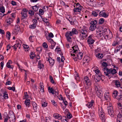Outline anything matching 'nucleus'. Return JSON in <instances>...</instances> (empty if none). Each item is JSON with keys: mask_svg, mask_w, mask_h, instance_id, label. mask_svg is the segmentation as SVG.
<instances>
[{"mask_svg": "<svg viewBox=\"0 0 122 122\" xmlns=\"http://www.w3.org/2000/svg\"><path fill=\"white\" fill-rule=\"evenodd\" d=\"M43 47L45 48H47L48 47V46L47 45L46 43V42H44L43 43Z\"/></svg>", "mask_w": 122, "mask_h": 122, "instance_id": "56", "label": "nucleus"}, {"mask_svg": "<svg viewBox=\"0 0 122 122\" xmlns=\"http://www.w3.org/2000/svg\"><path fill=\"white\" fill-rule=\"evenodd\" d=\"M82 8V7H79L74 8L73 10L74 12H78L80 13Z\"/></svg>", "mask_w": 122, "mask_h": 122, "instance_id": "21", "label": "nucleus"}, {"mask_svg": "<svg viewBox=\"0 0 122 122\" xmlns=\"http://www.w3.org/2000/svg\"><path fill=\"white\" fill-rule=\"evenodd\" d=\"M83 82L85 85H86L88 86V88L91 85V82L90 80L89 77L87 76L84 77L83 80Z\"/></svg>", "mask_w": 122, "mask_h": 122, "instance_id": "5", "label": "nucleus"}, {"mask_svg": "<svg viewBox=\"0 0 122 122\" xmlns=\"http://www.w3.org/2000/svg\"><path fill=\"white\" fill-rule=\"evenodd\" d=\"M8 117L9 119V121L10 122H15V117L14 113L12 111H10L9 112Z\"/></svg>", "mask_w": 122, "mask_h": 122, "instance_id": "6", "label": "nucleus"}, {"mask_svg": "<svg viewBox=\"0 0 122 122\" xmlns=\"http://www.w3.org/2000/svg\"><path fill=\"white\" fill-rule=\"evenodd\" d=\"M70 31L71 32L73 35H77L78 33L77 30L75 28H73L72 30Z\"/></svg>", "mask_w": 122, "mask_h": 122, "instance_id": "25", "label": "nucleus"}, {"mask_svg": "<svg viewBox=\"0 0 122 122\" xmlns=\"http://www.w3.org/2000/svg\"><path fill=\"white\" fill-rule=\"evenodd\" d=\"M104 97L106 100L108 101L110 100V97L109 93H105L104 94Z\"/></svg>", "mask_w": 122, "mask_h": 122, "instance_id": "22", "label": "nucleus"}, {"mask_svg": "<svg viewBox=\"0 0 122 122\" xmlns=\"http://www.w3.org/2000/svg\"><path fill=\"white\" fill-rule=\"evenodd\" d=\"M3 97L5 99H7L8 98V94L6 92H5L4 93Z\"/></svg>", "mask_w": 122, "mask_h": 122, "instance_id": "50", "label": "nucleus"}, {"mask_svg": "<svg viewBox=\"0 0 122 122\" xmlns=\"http://www.w3.org/2000/svg\"><path fill=\"white\" fill-rule=\"evenodd\" d=\"M50 79L51 80V82L52 83L54 84V81L52 77L51 76H50Z\"/></svg>", "mask_w": 122, "mask_h": 122, "instance_id": "54", "label": "nucleus"}, {"mask_svg": "<svg viewBox=\"0 0 122 122\" xmlns=\"http://www.w3.org/2000/svg\"><path fill=\"white\" fill-rule=\"evenodd\" d=\"M12 63V61L11 60H9L8 62L7 63L6 66L8 68L13 69L14 66H11L10 64Z\"/></svg>", "mask_w": 122, "mask_h": 122, "instance_id": "17", "label": "nucleus"}, {"mask_svg": "<svg viewBox=\"0 0 122 122\" xmlns=\"http://www.w3.org/2000/svg\"><path fill=\"white\" fill-rule=\"evenodd\" d=\"M44 66L43 65V64H40L38 65V67L41 69Z\"/></svg>", "mask_w": 122, "mask_h": 122, "instance_id": "59", "label": "nucleus"}, {"mask_svg": "<svg viewBox=\"0 0 122 122\" xmlns=\"http://www.w3.org/2000/svg\"><path fill=\"white\" fill-rule=\"evenodd\" d=\"M72 48L73 49V51L71 53V56H75V54L77 53L78 52L77 49H78V48L77 46H73L72 47Z\"/></svg>", "mask_w": 122, "mask_h": 122, "instance_id": "13", "label": "nucleus"}, {"mask_svg": "<svg viewBox=\"0 0 122 122\" xmlns=\"http://www.w3.org/2000/svg\"><path fill=\"white\" fill-rule=\"evenodd\" d=\"M8 89L9 90H12L13 91H15V87H9L8 88Z\"/></svg>", "mask_w": 122, "mask_h": 122, "instance_id": "51", "label": "nucleus"}, {"mask_svg": "<svg viewBox=\"0 0 122 122\" xmlns=\"http://www.w3.org/2000/svg\"><path fill=\"white\" fill-rule=\"evenodd\" d=\"M117 99H119V101L122 100V95H119L118 97H117Z\"/></svg>", "mask_w": 122, "mask_h": 122, "instance_id": "58", "label": "nucleus"}, {"mask_svg": "<svg viewBox=\"0 0 122 122\" xmlns=\"http://www.w3.org/2000/svg\"><path fill=\"white\" fill-rule=\"evenodd\" d=\"M51 102H52V104L55 106H56L57 104L55 102V101L54 100H52L51 101Z\"/></svg>", "mask_w": 122, "mask_h": 122, "instance_id": "55", "label": "nucleus"}, {"mask_svg": "<svg viewBox=\"0 0 122 122\" xmlns=\"http://www.w3.org/2000/svg\"><path fill=\"white\" fill-rule=\"evenodd\" d=\"M96 28V26L91 25L89 27V29L91 31H93Z\"/></svg>", "mask_w": 122, "mask_h": 122, "instance_id": "29", "label": "nucleus"}, {"mask_svg": "<svg viewBox=\"0 0 122 122\" xmlns=\"http://www.w3.org/2000/svg\"><path fill=\"white\" fill-rule=\"evenodd\" d=\"M10 35L11 34L9 32H7L6 35V36L9 40L10 39Z\"/></svg>", "mask_w": 122, "mask_h": 122, "instance_id": "44", "label": "nucleus"}, {"mask_svg": "<svg viewBox=\"0 0 122 122\" xmlns=\"http://www.w3.org/2000/svg\"><path fill=\"white\" fill-rule=\"evenodd\" d=\"M53 116L55 118H57L59 120L61 119V116L57 113L54 114Z\"/></svg>", "mask_w": 122, "mask_h": 122, "instance_id": "20", "label": "nucleus"}, {"mask_svg": "<svg viewBox=\"0 0 122 122\" xmlns=\"http://www.w3.org/2000/svg\"><path fill=\"white\" fill-rule=\"evenodd\" d=\"M118 106L119 109H121V110L122 111V105L120 103H118Z\"/></svg>", "mask_w": 122, "mask_h": 122, "instance_id": "53", "label": "nucleus"}, {"mask_svg": "<svg viewBox=\"0 0 122 122\" xmlns=\"http://www.w3.org/2000/svg\"><path fill=\"white\" fill-rule=\"evenodd\" d=\"M115 83L117 87H118L120 86V83L118 80L116 81H115Z\"/></svg>", "mask_w": 122, "mask_h": 122, "instance_id": "33", "label": "nucleus"}, {"mask_svg": "<svg viewBox=\"0 0 122 122\" xmlns=\"http://www.w3.org/2000/svg\"><path fill=\"white\" fill-rule=\"evenodd\" d=\"M13 20L12 18H9L7 19L6 20L5 22V23H7L8 24L10 25L13 22Z\"/></svg>", "mask_w": 122, "mask_h": 122, "instance_id": "23", "label": "nucleus"}, {"mask_svg": "<svg viewBox=\"0 0 122 122\" xmlns=\"http://www.w3.org/2000/svg\"><path fill=\"white\" fill-rule=\"evenodd\" d=\"M95 77L94 80L96 82H99L102 79V76H102V75L100 76L97 75L95 76Z\"/></svg>", "mask_w": 122, "mask_h": 122, "instance_id": "16", "label": "nucleus"}, {"mask_svg": "<svg viewBox=\"0 0 122 122\" xmlns=\"http://www.w3.org/2000/svg\"><path fill=\"white\" fill-rule=\"evenodd\" d=\"M48 90L49 91V92L50 93H52L53 95L55 94L53 88H50V87L49 86L48 87Z\"/></svg>", "mask_w": 122, "mask_h": 122, "instance_id": "32", "label": "nucleus"}, {"mask_svg": "<svg viewBox=\"0 0 122 122\" xmlns=\"http://www.w3.org/2000/svg\"><path fill=\"white\" fill-rule=\"evenodd\" d=\"M102 70L104 71V75L108 77L109 79L117 73V71L115 69L112 68L108 69L105 67L103 68Z\"/></svg>", "mask_w": 122, "mask_h": 122, "instance_id": "1", "label": "nucleus"}, {"mask_svg": "<svg viewBox=\"0 0 122 122\" xmlns=\"http://www.w3.org/2000/svg\"><path fill=\"white\" fill-rule=\"evenodd\" d=\"M36 25L34 24H33L30 25L29 28L32 29H35L36 27Z\"/></svg>", "mask_w": 122, "mask_h": 122, "instance_id": "43", "label": "nucleus"}, {"mask_svg": "<svg viewBox=\"0 0 122 122\" xmlns=\"http://www.w3.org/2000/svg\"><path fill=\"white\" fill-rule=\"evenodd\" d=\"M122 42V40L121 39L118 42L114 41L112 43V46H115L117 45L120 44V42Z\"/></svg>", "mask_w": 122, "mask_h": 122, "instance_id": "30", "label": "nucleus"}, {"mask_svg": "<svg viewBox=\"0 0 122 122\" xmlns=\"http://www.w3.org/2000/svg\"><path fill=\"white\" fill-rule=\"evenodd\" d=\"M118 94V92L117 91H114L113 93L112 96L116 98V97L117 96Z\"/></svg>", "mask_w": 122, "mask_h": 122, "instance_id": "34", "label": "nucleus"}, {"mask_svg": "<svg viewBox=\"0 0 122 122\" xmlns=\"http://www.w3.org/2000/svg\"><path fill=\"white\" fill-rule=\"evenodd\" d=\"M93 35H90L88 37L87 42L89 45H92L94 43L95 40H94Z\"/></svg>", "mask_w": 122, "mask_h": 122, "instance_id": "9", "label": "nucleus"}, {"mask_svg": "<svg viewBox=\"0 0 122 122\" xmlns=\"http://www.w3.org/2000/svg\"><path fill=\"white\" fill-rule=\"evenodd\" d=\"M99 116L100 118L101 119L102 121L105 122V114L104 112L101 113L99 114Z\"/></svg>", "mask_w": 122, "mask_h": 122, "instance_id": "15", "label": "nucleus"}, {"mask_svg": "<svg viewBox=\"0 0 122 122\" xmlns=\"http://www.w3.org/2000/svg\"><path fill=\"white\" fill-rule=\"evenodd\" d=\"M30 100L29 99H26L25 101V104L26 105V106L28 107H29L30 105Z\"/></svg>", "mask_w": 122, "mask_h": 122, "instance_id": "26", "label": "nucleus"}, {"mask_svg": "<svg viewBox=\"0 0 122 122\" xmlns=\"http://www.w3.org/2000/svg\"><path fill=\"white\" fill-rule=\"evenodd\" d=\"M34 36H30L29 38V40L31 42H34Z\"/></svg>", "mask_w": 122, "mask_h": 122, "instance_id": "41", "label": "nucleus"}, {"mask_svg": "<svg viewBox=\"0 0 122 122\" xmlns=\"http://www.w3.org/2000/svg\"><path fill=\"white\" fill-rule=\"evenodd\" d=\"M29 13L31 15V16H32L34 15V12L32 10H30L29 11Z\"/></svg>", "mask_w": 122, "mask_h": 122, "instance_id": "48", "label": "nucleus"}, {"mask_svg": "<svg viewBox=\"0 0 122 122\" xmlns=\"http://www.w3.org/2000/svg\"><path fill=\"white\" fill-rule=\"evenodd\" d=\"M105 21V20L103 18H100L99 20V24H103Z\"/></svg>", "mask_w": 122, "mask_h": 122, "instance_id": "40", "label": "nucleus"}, {"mask_svg": "<svg viewBox=\"0 0 122 122\" xmlns=\"http://www.w3.org/2000/svg\"><path fill=\"white\" fill-rule=\"evenodd\" d=\"M20 31V26L18 25H16L14 30H13V33L15 35H17Z\"/></svg>", "mask_w": 122, "mask_h": 122, "instance_id": "10", "label": "nucleus"}, {"mask_svg": "<svg viewBox=\"0 0 122 122\" xmlns=\"http://www.w3.org/2000/svg\"><path fill=\"white\" fill-rule=\"evenodd\" d=\"M117 122H122V115L120 113L117 115Z\"/></svg>", "mask_w": 122, "mask_h": 122, "instance_id": "18", "label": "nucleus"}, {"mask_svg": "<svg viewBox=\"0 0 122 122\" xmlns=\"http://www.w3.org/2000/svg\"><path fill=\"white\" fill-rule=\"evenodd\" d=\"M99 35L100 36H103L105 39H107L108 38H111L112 37V33L108 29H104L103 30H98Z\"/></svg>", "mask_w": 122, "mask_h": 122, "instance_id": "3", "label": "nucleus"}, {"mask_svg": "<svg viewBox=\"0 0 122 122\" xmlns=\"http://www.w3.org/2000/svg\"><path fill=\"white\" fill-rule=\"evenodd\" d=\"M32 105L33 109L35 111L36 110L37 108V105L36 104L35 102H33L32 103Z\"/></svg>", "mask_w": 122, "mask_h": 122, "instance_id": "35", "label": "nucleus"}, {"mask_svg": "<svg viewBox=\"0 0 122 122\" xmlns=\"http://www.w3.org/2000/svg\"><path fill=\"white\" fill-rule=\"evenodd\" d=\"M16 47H19V48H20V44L19 43H18L16 44H15L14 45Z\"/></svg>", "mask_w": 122, "mask_h": 122, "instance_id": "64", "label": "nucleus"}, {"mask_svg": "<svg viewBox=\"0 0 122 122\" xmlns=\"http://www.w3.org/2000/svg\"><path fill=\"white\" fill-rule=\"evenodd\" d=\"M88 29L86 27L83 26L82 28L80 29L79 32V37L80 40H83L86 38L88 36Z\"/></svg>", "mask_w": 122, "mask_h": 122, "instance_id": "2", "label": "nucleus"}, {"mask_svg": "<svg viewBox=\"0 0 122 122\" xmlns=\"http://www.w3.org/2000/svg\"><path fill=\"white\" fill-rule=\"evenodd\" d=\"M96 56L98 58L101 59L103 57V54L101 53H99Z\"/></svg>", "mask_w": 122, "mask_h": 122, "instance_id": "38", "label": "nucleus"}, {"mask_svg": "<svg viewBox=\"0 0 122 122\" xmlns=\"http://www.w3.org/2000/svg\"><path fill=\"white\" fill-rule=\"evenodd\" d=\"M71 32L68 31L66 32L65 34V36L67 40L69 42H71L72 41V38L71 36H73Z\"/></svg>", "mask_w": 122, "mask_h": 122, "instance_id": "8", "label": "nucleus"}, {"mask_svg": "<svg viewBox=\"0 0 122 122\" xmlns=\"http://www.w3.org/2000/svg\"><path fill=\"white\" fill-rule=\"evenodd\" d=\"M21 19L26 18L27 16L26 13H25L23 12H21Z\"/></svg>", "mask_w": 122, "mask_h": 122, "instance_id": "28", "label": "nucleus"}, {"mask_svg": "<svg viewBox=\"0 0 122 122\" xmlns=\"http://www.w3.org/2000/svg\"><path fill=\"white\" fill-rule=\"evenodd\" d=\"M32 9L34 11H36L38 10V7L36 5H35L32 7Z\"/></svg>", "mask_w": 122, "mask_h": 122, "instance_id": "46", "label": "nucleus"}, {"mask_svg": "<svg viewBox=\"0 0 122 122\" xmlns=\"http://www.w3.org/2000/svg\"><path fill=\"white\" fill-rule=\"evenodd\" d=\"M88 117L90 120L95 119L96 116L95 114V112L94 110H90L89 112Z\"/></svg>", "mask_w": 122, "mask_h": 122, "instance_id": "7", "label": "nucleus"}, {"mask_svg": "<svg viewBox=\"0 0 122 122\" xmlns=\"http://www.w3.org/2000/svg\"><path fill=\"white\" fill-rule=\"evenodd\" d=\"M107 112L109 115L111 117H114L115 114V113L112 105H110V106H108L107 107Z\"/></svg>", "mask_w": 122, "mask_h": 122, "instance_id": "4", "label": "nucleus"}, {"mask_svg": "<svg viewBox=\"0 0 122 122\" xmlns=\"http://www.w3.org/2000/svg\"><path fill=\"white\" fill-rule=\"evenodd\" d=\"M92 15L94 17H96L98 15V14L97 12L96 11H92Z\"/></svg>", "mask_w": 122, "mask_h": 122, "instance_id": "49", "label": "nucleus"}, {"mask_svg": "<svg viewBox=\"0 0 122 122\" xmlns=\"http://www.w3.org/2000/svg\"><path fill=\"white\" fill-rule=\"evenodd\" d=\"M66 18L67 19L71 25H74V22H75L76 21V19H74V20L73 18L72 19V18H71L70 16L69 15H67Z\"/></svg>", "mask_w": 122, "mask_h": 122, "instance_id": "12", "label": "nucleus"}, {"mask_svg": "<svg viewBox=\"0 0 122 122\" xmlns=\"http://www.w3.org/2000/svg\"><path fill=\"white\" fill-rule=\"evenodd\" d=\"M94 71H95V72L96 73V76H100L101 75H102L101 72L98 69H97L95 70V71H94Z\"/></svg>", "mask_w": 122, "mask_h": 122, "instance_id": "31", "label": "nucleus"}, {"mask_svg": "<svg viewBox=\"0 0 122 122\" xmlns=\"http://www.w3.org/2000/svg\"><path fill=\"white\" fill-rule=\"evenodd\" d=\"M83 54L81 52H79L77 55V56L75 57V58L78 59L79 60L81 59L83 57Z\"/></svg>", "mask_w": 122, "mask_h": 122, "instance_id": "19", "label": "nucleus"}, {"mask_svg": "<svg viewBox=\"0 0 122 122\" xmlns=\"http://www.w3.org/2000/svg\"><path fill=\"white\" fill-rule=\"evenodd\" d=\"M47 103L46 102H44L42 103V106L43 107H45L47 106Z\"/></svg>", "mask_w": 122, "mask_h": 122, "instance_id": "61", "label": "nucleus"}, {"mask_svg": "<svg viewBox=\"0 0 122 122\" xmlns=\"http://www.w3.org/2000/svg\"><path fill=\"white\" fill-rule=\"evenodd\" d=\"M63 102L65 105V106L64 107H62L63 109H64L66 108V106L68 104V102L66 100H63Z\"/></svg>", "mask_w": 122, "mask_h": 122, "instance_id": "42", "label": "nucleus"}, {"mask_svg": "<svg viewBox=\"0 0 122 122\" xmlns=\"http://www.w3.org/2000/svg\"><path fill=\"white\" fill-rule=\"evenodd\" d=\"M97 21L95 20L92 21L90 23L91 25H95L96 26V24L97 23Z\"/></svg>", "mask_w": 122, "mask_h": 122, "instance_id": "39", "label": "nucleus"}, {"mask_svg": "<svg viewBox=\"0 0 122 122\" xmlns=\"http://www.w3.org/2000/svg\"><path fill=\"white\" fill-rule=\"evenodd\" d=\"M4 118L8 117V115L7 113L6 112H5L4 114Z\"/></svg>", "mask_w": 122, "mask_h": 122, "instance_id": "63", "label": "nucleus"}, {"mask_svg": "<svg viewBox=\"0 0 122 122\" xmlns=\"http://www.w3.org/2000/svg\"><path fill=\"white\" fill-rule=\"evenodd\" d=\"M49 61V63L51 65H53L54 63V60L52 59L50 57V59L48 58V59Z\"/></svg>", "mask_w": 122, "mask_h": 122, "instance_id": "36", "label": "nucleus"}, {"mask_svg": "<svg viewBox=\"0 0 122 122\" xmlns=\"http://www.w3.org/2000/svg\"><path fill=\"white\" fill-rule=\"evenodd\" d=\"M96 93L98 97L100 98H102L103 95L102 91H99L98 92L97 91Z\"/></svg>", "mask_w": 122, "mask_h": 122, "instance_id": "27", "label": "nucleus"}, {"mask_svg": "<svg viewBox=\"0 0 122 122\" xmlns=\"http://www.w3.org/2000/svg\"><path fill=\"white\" fill-rule=\"evenodd\" d=\"M57 49H58V48L56 47V49L55 50V51H57L58 53L59 52V53H60V55H63V54H62V53L61 51H60V50H59V49L57 50Z\"/></svg>", "mask_w": 122, "mask_h": 122, "instance_id": "52", "label": "nucleus"}, {"mask_svg": "<svg viewBox=\"0 0 122 122\" xmlns=\"http://www.w3.org/2000/svg\"><path fill=\"white\" fill-rule=\"evenodd\" d=\"M0 11L2 13H4L5 12V9L4 6H3L0 7Z\"/></svg>", "mask_w": 122, "mask_h": 122, "instance_id": "45", "label": "nucleus"}, {"mask_svg": "<svg viewBox=\"0 0 122 122\" xmlns=\"http://www.w3.org/2000/svg\"><path fill=\"white\" fill-rule=\"evenodd\" d=\"M99 15L100 17H102L105 18H107L108 16V15L106 13L105 10H104L100 12Z\"/></svg>", "mask_w": 122, "mask_h": 122, "instance_id": "11", "label": "nucleus"}, {"mask_svg": "<svg viewBox=\"0 0 122 122\" xmlns=\"http://www.w3.org/2000/svg\"><path fill=\"white\" fill-rule=\"evenodd\" d=\"M90 58L88 56H86L83 58V63H85L86 62L88 63L89 62Z\"/></svg>", "mask_w": 122, "mask_h": 122, "instance_id": "24", "label": "nucleus"}, {"mask_svg": "<svg viewBox=\"0 0 122 122\" xmlns=\"http://www.w3.org/2000/svg\"><path fill=\"white\" fill-rule=\"evenodd\" d=\"M94 104V101L92 100L90 102H89L86 104V106L89 108H92L93 107V105Z\"/></svg>", "mask_w": 122, "mask_h": 122, "instance_id": "14", "label": "nucleus"}, {"mask_svg": "<svg viewBox=\"0 0 122 122\" xmlns=\"http://www.w3.org/2000/svg\"><path fill=\"white\" fill-rule=\"evenodd\" d=\"M11 4L13 6L16 5H17L16 2L14 1H11Z\"/></svg>", "mask_w": 122, "mask_h": 122, "instance_id": "62", "label": "nucleus"}, {"mask_svg": "<svg viewBox=\"0 0 122 122\" xmlns=\"http://www.w3.org/2000/svg\"><path fill=\"white\" fill-rule=\"evenodd\" d=\"M98 112L99 114L103 113L102 110V107L100 106L98 107Z\"/></svg>", "mask_w": 122, "mask_h": 122, "instance_id": "47", "label": "nucleus"}, {"mask_svg": "<svg viewBox=\"0 0 122 122\" xmlns=\"http://www.w3.org/2000/svg\"><path fill=\"white\" fill-rule=\"evenodd\" d=\"M43 83L41 82L40 83V87L41 89V92H44V86L43 85Z\"/></svg>", "mask_w": 122, "mask_h": 122, "instance_id": "37", "label": "nucleus"}, {"mask_svg": "<svg viewBox=\"0 0 122 122\" xmlns=\"http://www.w3.org/2000/svg\"><path fill=\"white\" fill-rule=\"evenodd\" d=\"M39 13L41 15H42L43 14L44 12L41 9H40L39 10Z\"/></svg>", "mask_w": 122, "mask_h": 122, "instance_id": "57", "label": "nucleus"}, {"mask_svg": "<svg viewBox=\"0 0 122 122\" xmlns=\"http://www.w3.org/2000/svg\"><path fill=\"white\" fill-rule=\"evenodd\" d=\"M102 66L104 67H106L107 66V63L106 62H103L102 64Z\"/></svg>", "mask_w": 122, "mask_h": 122, "instance_id": "60", "label": "nucleus"}]
</instances>
